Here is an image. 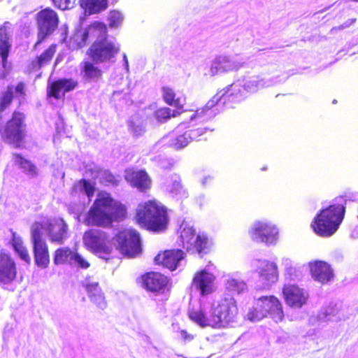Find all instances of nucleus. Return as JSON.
<instances>
[{
	"mask_svg": "<svg viewBox=\"0 0 358 358\" xmlns=\"http://www.w3.org/2000/svg\"><path fill=\"white\" fill-rule=\"evenodd\" d=\"M83 239L85 245L96 252L100 258L106 261L110 259L109 237L105 232L90 229L85 232Z\"/></svg>",
	"mask_w": 358,
	"mask_h": 358,
	"instance_id": "nucleus-10",
	"label": "nucleus"
},
{
	"mask_svg": "<svg viewBox=\"0 0 358 358\" xmlns=\"http://www.w3.org/2000/svg\"><path fill=\"white\" fill-rule=\"evenodd\" d=\"M226 288L231 292L241 293L247 288L246 283L243 280H239L234 278H229L225 282Z\"/></svg>",
	"mask_w": 358,
	"mask_h": 358,
	"instance_id": "nucleus-39",
	"label": "nucleus"
},
{
	"mask_svg": "<svg viewBox=\"0 0 358 358\" xmlns=\"http://www.w3.org/2000/svg\"><path fill=\"white\" fill-rule=\"evenodd\" d=\"M13 100V88L8 87L7 90L3 93L0 102V113L3 111L11 103Z\"/></svg>",
	"mask_w": 358,
	"mask_h": 358,
	"instance_id": "nucleus-42",
	"label": "nucleus"
},
{
	"mask_svg": "<svg viewBox=\"0 0 358 358\" xmlns=\"http://www.w3.org/2000/svg\"><path fill=\"white\" fill-rule=\"evenodd\" d=\"M180 237L183 245H187V249L190 250L196 237V230L192 227L185 226L181 231Z\"/></svg>",
	"mask_w": 358,
	"mask_h": 358,
	"instance_id": "nucleus-36",
	"label": "nucleus"
},
{
	"mask_svg": "<svg viewBox=\"0 0 358 358\" xmlns=\"http://www.w3.org/2000/svg\"><path fill=\"white\" fill-rule=\"evenodd\" d=\"M164 101L169 106H174L178 110H182L183 105L180 103V99L176 96L173 88L169 86H163L161 89Z\"/></svg>",
	"mask_w": 358,
	"mask_h": 358,
	"instance_id": "nucleus-28",
	"label": "nucleus"
},
{
	"mask_svg": "<svg viewBox=\"0 0 358 358\" xmlns=\"http://www.w3.org/2000/svg\"><path fill=\"white\" fill-rule=\"evenodd\" d=\"M230 85L225 88L222 89L216 93L203 107L198 108L195 113L190 117L191 120H195L196 123L207 122L212 120L216 113V109H214L218 103L222 101L225 104L229 102H235L238 101L237 93L231 92Z\"/></svg>",
	"mask_w": 358,
	"mask_h": 358,
	"instance_id": "nucleus-7",
	"label": "nucleus"
},
{
	"mask_svg": "<svg viewBox=\"0 0 358 358\" xmlns=\"http://www.w3.org/2000/svg\"><path fill=\"white\" fill-rule=\"evenodd\" d=\"M113 53H114L115 52H118V50H119V49H118V48H117V49H115V47H114V46H113Z\"/></svg>",
	"mask_w": 358,
	"mask_h": 358,
	"instance_id": "nucleus-52",
	"label": "nucleus"
},
{
	"mask_svg": "<svg viewBox=\"0 0 358 358\" xmlns=\"http://www.w3.org/2000/svg\"><path fill=\"white\" fill-rule=\"evenodd\" d=\"M309 267L312 278L322 284L330 282L334 277L332 268L326 262L320 260L310 262Z\"/></svg>",
	"mask_w": 358,
	"mask_h": 358,
	"instance_id": "nucleus-18",
	"label": "nucleus"
},
{
	"mask_svg": "<svg viewBox=\"0 0 358 358\" xmlns=\"http://www.w3.org/2000/svg\"><path fill=\"white\" fill-rule=\"evenodd\" d=\"M238 314L236 301L229 296L221 299L217 303H213L208 312H204L202 309H192L189 311L188 316L201 327L222 329L234 322Z\"/></svg>",
	"mask_w": 358,
	"mask_h": 358,
	"instance_id": "nucleus-1",
	"label": "nucleus"
},
{
	"mask_svg": "<svg viewBox=\"0 0 358 358\" xmlns=\"http://www.w3.org/2000/svg\"><path fill=\"white\" fill-rule=\"evenodd\" d=\"M122 57L123 64L127 69V67H128V61H127V56H126L125 54H122Z\"/></svg>",
	"mask_w": 358,
	"mask_h": 358,
	"instance_id": "nucleus-51",
	"label": "nucleus"
},
{
	"mask_svg": "<svg viewBox=\"0 0 358 358\" xmlns=\"http://www.w3.org/2000/svg\"><path fill=\"white\" fill-rule=\"evenodd\" d=\"M8 36L6 27L0 28V55L2 58L3 66L5 67L6 61L8 56Z\"/></svg>",
	"mask_w": 358,
	"mask_h": 358,
	"instance_id": "nucleus-34",
	"label": "nucleus"
},
{
	"mask_svg": "<svg viewBox=\"0 0 358 358\" xmlns=\"http://www.w3.org/2000/svg\"><path fill=\"white\" fill-rule=\"evenodd\" d=\"M134 221L142 229L153 233H163L169 224L168 210L156 199L141 203L136 209Z\"/></svg>",
	"mask_w": 358,
	"mask_h": 358,
	"instance_id": "nucleus-2",
	"label": "nucleus"
},
{
	"mask_svg": "<svg viewBox=\"0 0 358 358\" xmlns=\"http://www.w3.org/2000/svg\"><path fill=\"white\" fill-rule=\"evenodd\" d=\"M261 169H262V171H264V170H266V167H262Z\"/></svg>",
	"mask_w": 358,
	"mask_h": 358,
	"instance_id": "nucleus-54",
	"label": "nucleus"
},
{
	"mask_svg": "<svg viewBox=\"0 0 358 358\" xmlns=\"http://www.w3.org/2000/svg\"><path fill=\"white\" fill-rule=\"evenodd\" d=\"M278 229L271 222H256L250 231L251 238L267 245L274 244L278 238Z\"/></svg>",
	"mask_w": 358,
	"mask_h": 358,
	"instance_id": "nucleus-15",
	"label": "nucleus"
},
{
	"mask_svg": "<svg viewBox=\"0 0 358 358\" xmlns=\"http://www.w3.org/2000/svg\"><path fill=\"white\" fill-rule=\"evenodd\" d=\"M210 245L211 243L206 234H199L190 249H194L202 257L210 252Z\"/></svg>",
	"mask_w": 358,
	"mask_h": 358,
	"instance_id": "nucleus-27",
	"label": "nucleus"
},
{
	"mask_svg": "<svg viewBox=\"0 0 358 358\" xmlns=\"http://www.w3.org/2000/svg\"><path fill=\"white\" fill-rule=\"evenodd\" d=\"M24 116L20 113H14L1 131L2 137L9 143L20 146L25 136Z\"/></svg>",
	"mask_w": 358,
	"mask_h": 358,
	"instance_id": "nucleus-11",
	"label": "nucleus"
},
{
	"mask_svg": "<svg viewBox=\"0 0 358 358\" xmlns=\"http://www.w3.org/2000/svg\"><path fill=\"white\" fill-rule=\"evenodd\" d=\"M185 257L184 252L180 249L166 250L159 252L155 257V262L171 271H174L180 260Z\"/></svg>",
	"mask_w": 358,
	"mask_h": 358,
	"instance_id": "nucleus-20",
	"label": "nucleus"
},
{
	"mask_svg": "<svg viewBox=\"0 0 358 358\" xmlns=\"http://www.w3.org/2000/svg\"><path fill=\"white\" fill-rule=\"evenodd\" d=\"M180 110H171L169 107H162L157 109L154 112L155 118L160 122H164L169 120L171 117H175L179 115L181 112Z\"/></svg>",
	"mask_w": 358,
	"mask_h": 358,
	"instance_id": "nucleus-32",
	"label": "nucleus"
},
{
	"mask_svg": "<svg viewBox=\"0 0 358 358\" xmlns=\"http://www.w3.org/2000/svg\"><path fill=\"white\" fill-rule=\"evenodd\" d=\"M80 6L89 15L95 14L106 8L107 0H80Z\"/></svg>",
	"mask_w": 358,
	"mask_h": 358,
	"instance_id": "nucleus-29",
	"label": "nucleus"
},
{
	"mask_svg": "<svg viewBox=\"0 0 358 358\" xmlns=\"http://www.w3.org/2000/svg\"><path fill=\"white\" fill-rule=\"evenodd\" d=\"M215 276L206 269L196 271L193 277L192 286L199 292L201 296H206L214 292Z\"/></svg>",
	"mask_w": 358,
	"mask_h": 358,
	"instance_id": "nucleus-17",
	"label": "nucleus"
},
{
	"mask_svg": "<svg viewBox=\"0 0 358 358\" xmlns=\"http://www.w3.org/2000/svg\"><path fill=\"white\" fill-rule=\"evenodd\" d=\"M355 21H356V19L350 20L345 22V23H343V24H341L340 26L333 27L331 29V31L332 32V31H337V30H341V29H343L348 28L352 23H354Z\"/></svg>",
	"mask_w": 358,
	"mask_h": 358,
	"instance_id": "nucleus-49",
	"label": "nucleus"
},
{
	"mask_svg": "<svg viewBox=\"0 0 358 358\" xmlns=\"http://www.w3.org/2000/svg\"><path fill=\"white\" fill-rule=\"evenodd\" d=\"M13 248L15 252L19 255L21 259L27 263H29L31 257L27 248L24 245L22 239L16 232H12L11 240Z\"/></svg>",
	"mask_w": 358,
	"mask_h": 358,
	"instance_id": "nucleus-26",
	"label": "nucleus"
},
{
	"mask_svg": "<svg viewBox=\"0 0 358 358\" xmlns=\"http://www.w3.org/2000/svg\"><path fill=\"white\" fill-rule=\"evenodd\" d=\"M256 272L259 279L266 285H271L278 280V271L275 263L268 260H258Z\"/></svg>",
	"mask_w": 358,
	"mask_h": 358,
	"instance_id": "nucleus-19",
	"label": "nucleus"
},
{
	"mask_svg": "<svg viewBox=\"0 0 358 358\" xmlns=\"http://www.w3.org/2000/svg\"><path fill=\"white\" fill-rule=\"evenodd\" d=\"M178 334L184 342H190L194 338V336L185 329L179 330Z\"/></svg>",
	"mask_w": 358,
	"mask_h": 358,
	"instance_id": "nucleus-48",
	"label": "nucleus"
},
{
	"mask_svg": "<svg viewBox=\"0 0 358 358\" xmlns=\"http://www.w3.org/2000/svg\"><path fill=\"white\" fill-rule=\"evenodd\" d=\"M77 83L72 79H60L51 85L49 95L55 99H60L64 96L65 92L73 90Z\"/></svg>",
	"mask_w": 358,
	"mask_h": 358,
	"instance_id": "nucleus-25",
	"label": "nucleus"
},
{
	"mask_svg": "<svg viewBox=\"0 0 358 358\" xmlns=\"http://www.w3.org/2000/svg\"><path fill=\"white\" fill-rule=\"evenodd\" d=\"M113 184H116V182L113 180Z\"/></svg>",
	"mask_w": 358,
	"mask_h": 358,
	"instance_id": "nucleus-55",
	"label": "nucleus"
},
{
	"mask_svg": "<svg viewBox=\"0 0 358 358\" xmlns=\"http://www.w3.org/2000/svg\"><path fill=\"white\" fill-rule=\"evenodd\" d=\"M123 19L124 17L120 12L113 10V28L120 26Z\"/></svg>",
	"mask_w": 358,
	"mask_h": 358,
	"instance_id": "nucleus-47",
	"label": "nucleus"
},
{
	"mask_svg": "<svg viewBox=\"0 0 358 358\" xmlns=\"http://www.w3.org/2000/svg\"><path fill=\"white\" fill-rule=\"evenodd\" d=\"M286 304L293 308H301L308 299V293L295 284H285L282 289Z\"/></svg>",
	"mask_w": 358,
	"mask_h": 358,
	"instance_id": "nucleus-16",
	"label": "nucleus"
},
{
	"mask_svg": "<svg viewBox=\"0 0 358 358\" xmlns=\"http://www.w3.org/2000/svg\"><path fill=\"white\" fill-rule=\"evenodd\" d=\"M59 18L57 14L52 9L45 8L37 14L38 27V41L36 45L51 34L57 27Z\"/></svg>",
	"mask_w": 358,
	"mask_h": 358,
	"instance_id": "nucleus-14",
	"label": "nucleus"
},
{
	"mask_svg": "<svg viewBox=\"0 0 358 358\" xmlns=\"http://www.w3.org/2000/svg\"><path fill=\"white\" fill-rule=\"evenodd\" d=\"M16 276V268L14 261L8 254L0 250V281L10 282Z\"/></svg>",
	"mask_w": 358,
	"mask_h": 358,
	"instance_id": "nucleus-24",
	"label": "nucleus"
},
{
	"mask_svg": "<svg viewBox=\"0 0 358 358\" xmlns=\"http://www.w3.org/2000/svg\"><path fill=\"white\" fill-rule=\"evenodd\" d=\"M75 252L69 248L63 247L58 248L55 252L54 263L56 265L69 264H73V259Z\"/></svg>",
	"mask_w": 358,
	"mask_h": 358,
	"instance_id": "nucleus-30",
	"label": "nucleus"
},
{
	"mask_svg": "<svg viewBox=\"0 0 358 358\" xmlns=\"http://www.w3.org/2000/svg\"><path fill=\"white\" fill-rule=\"evenodd\" d=\"M55 46L52 45L41 54L37 59L33 62L32 64L34 67L41 68L47 64L52 58L55 52Z\"/></svg>",
	"mask_w": 358,
	"mask_h": 358,
	"instance_id": "nucleus-37",
	"label": "nucleus"
},
{
	"mask_svg": "<svg viewBox=\"0 0 358 358\" xmlns=\"http://www.w3.org/2000/svg\"><path fill=\"white\" fill-rule=\"evenodd\" d=\"M54 4L62 10L70 9L74 6L76 0H52Z\"/></svg>",
	"mask_w": 358,
	"mask_h": 358,
	"instance_id": "nucleus-46",
	"label": "nucleus"
},
{
	"mask_svg": "<svg viewBox=\"0 0 358 358\" xmlns=\"http://www.w3.org/2000/svg\"><path fill=\"white\" fill-rule=\"evenodd\" d=\"M212 129H210L207 127H198V128H192L190 129L187 130V134H189V138L191 139L192 141H201L202 139V136L205 133H206L208 131H211Z\"/></svg>",
	"mask_w": 358,
	"mask_h": 358,
	"instance_id": "nucleus-41",
	"label": "nucleus"
},
{
	"mask_svg": "<svg viewBox=\"0 0 358 358\" xmlns=\"http://www.w3.org/2000/svg\"><path fill=\"white\" fill-rule=\"evenodd\" d=\"M126 180L141 192H146L151 187V180L144 170H128L125 173Z\"/></svg>",
	"mask_w": 358,
	"mask_h": 358,
	"instance_id": "nucleus-23",
	"label": "nucleus"
},
{
	"mask_svg": "<svg viewBox=\"0 0 358 358\" xmlns=\"http://www.w3.org/2000/svg\"><path fill=\"white\" fill-rule=\"evenodd\" d=\"M345 214V204H331L316 215L311 223V227L319 236L330 237L338 231Z\"/></svg>",
	"mask_w": 358,
	"mask_h": 358,
	"instance_id": "nucleus-3",
	"label": "nucleus"
},
{
	"mask_svg": "<svg viewBox=\"0 0 358 358\" xmlns=\"http://www.w3.org/2000/svg\"><path fill=\"white\" fill-rule=\"evenodd\" d=\"M284 316L282 303L273 295L259 297L248 313V319L251 321H259L269 317L278 322L282 321Z\"/></svg>",
	"mask_w": 358,
	"mask_h": 358,
	"instance_id": "nucleus-4",
	"label": "nucleus"
},
{
	"mask_svg": "<svg viewBox=\"0 0 358 358\" xmlns=\"http://www.w3.org/2000/svg\"><path fill=\"white\" fill-rule=\"evenodd\" d=\"M15 93L20 96L24 95V84L20 83L15 87Z\"/></svg>",
	"mask_w": 358,
	"mask_h": 358,
	"instance_id": "nucleus-50",
	"label": "nucleus"
},
{
	"mask_svg": "<svg viewBox=\"0 0 358 358\" xmlns=\"http://www.w3.org/2000/svg\"><path fill=\"white\" fill-rule=\"evenodd\" d=\"M85 287L89 297L102 293L97 282L86 280Z\"/></svg>",
	"mask_w": 358,
	"mask_h": 358,
	"instance_id": "nucleus-43",
	"label": "nucleus"
},
{
	"mask_svg": "<svg viewBox=\"0 0 358 358\" xmlns=\"http://www.w3.org/2000/svg\"><path fill=\"white\" fill-rule=\"evenodd\" d=\"M85 222L87 225L108 227L112 224V198L108 193L100 192L90 208Z\"/></svg>",
	"mask_w": 358,
	"mask_h": 358,
	"instance_id": "nucleus-6",
	"label": "nucleus"
},
{
	"mask_svg": "<svg viewBox=\"0 0 358 358\" xmlns=\"http://www.w3.org/2000/svg\"><path fill=\"white\" fill-rule=\"evenodd\" d=\"M108 38L107 26L98 21L91 23L84 31H78L73 36L79 48L85 45L87 41L99 42Z\"/></svg>",
	"mask_w": 358,
	"mask_h": 358,
	"instance_id": "nucleus-12",
	"label": "nucleus"
},
{
	"mask_svg": "<svg viewBox=\"0 0 358 358\" xmlns=\"http://www.w3.org/2000/svg\"><path fill=\"white\" fill-rule=\"evenodd\" d=\"M136 282L145 290L154 294H164L171 288L170 279L159 271H148L141 274Z\"/></svg>",
	"mask_w": 358,
	"mask_h": 358,
	"instance_id": "nucleus-9",
	"label": "nucleus"
},
{
	"mask_svg": "<svg viewBox=\"0 0 358 358\" xmlns=\"http://www.w3.org/2000/svg\"><path fill=\"white\" fill-rule=\"evenodd\" d=\"M94 192V187L92 184L85 179L80 180L76 182L71 189L72 194H85L90 199Z\"/></svg>",
	"mask_w": 358,
	"mask_h": 358,
	"instance_id": "nucleus-31",
	"label": "nucleus"
},
{
	"mask_svg": "<svg viewBox=\"0 0 358 358\" xmlns=\"http://www.w3.org/2000/svg\"><path fill=\"white\" fill-rule=\"evenodd\" d=\"M64 176H65V173L64 172H62L61 173V177L62 178H64Z\"/></svg>",
	"mask_w": 358,
	"mask_h": 358,
	"instance_id": "nucleus-53",
	"label": "nucleus"
},
{
	"mask_svg": "<svg viewBox=\"0 0 358 358\" xmlns=\"http://www.w3.org/2000/svg\"><path fill=\"white\" fill-rule=\"evenodd\" d=\"M187 131H185L181 134H178L171 139V145L176 149H182L186 147L190 142L191 139L189 138Z\"/></svg>",
	"mask_w": 358,
	"mask_h": 358,
	"instance_id": "nucleus-40",
	"label": "nucleus"
},
{
	"mask_svg": "<svg viewBox=\"0 0 358 358\" xmlns=\"http://www.w3.org/2000/svg\"><path fill=\"white\" fill-rule=\"evenodd\" d=\"M243 66V64H236L225 55L216 57L211 62L208 69V75L214 76L220 73H225L233 70H238Z\"/></svg>",
	"mask_w": 358,
	"mask_h": 358,
	"instance_id": "nucleus-22",
	"label": "nucleus"
},
{
	"mask_svg": "<svg viewBox=\"0 0 358 358\" xmlns=\"http://www.w3.org/2000/svg\"><path fill=\"white\" fill-rule=\"evenodd\" d=\"M32 224H38L40 234L43 236L44 231L52 243L62 245L68 238L69 226L63 218H43Z\"/></svg>",
	"mask_w": 358,
	"mask_h": 358,
	"instance_id": "nucleus-8",
	"label": "nucleus"
},
{
	"mask_svg": "<svg viewBox=\"0 0 358 358\" xmlns=\"http://www.w3.org/2000/svg\"><path fill=\"white\" fill-rule=\"evenodd\" d=\"M83 71L84 78L88 79H98L101 75V70L88 61L83 62Z\"/></svg>",
	"mask_w": 358,
	"mask_h": 358,
	"instance_id": "nucleus-38",
	"label": "nucleus"
},
{
	"mask_svg": "<svg viewBox=\"0 0 358 358\" xmlns=\"http://www.w3.org/2000/svg\"><path fill=\"white\" fill-rule=\"evenodd\" d=\"M13 160L15 164L18 165L27 174L35 176L37 175V169L31 162L22 157L20 155L14 154Z\"/></svg>",
	"mask_w": 358,
	"mask_h": 358,
	"instance_id": "nucleus-33",
	"label": "nucleus"
},
{
	"mask_svg": "<svg viewBox=\"0 0 358 358\" xmlns=\"http://www.w3.org/2000/svg\"><path fill=\"white\" fill-rule=\"evenodd\" d=\"M113 246L124 257L140 256L143 252L140 233L134 229H123L113 236Z\"/></svg>",
	"mask_w": 358,
	"mask_h": 358,
	"instance_id": "nucleus-5",
	"label": "nucleus"
},
{
	"mask_svg": "<svg viewBox=\"0 0 358 358\" xmlns=\"http://www.w3.org/2000/svg\"><path fill=\"white\" fill-rule=\"evenodd\" d=\"M128 216V209L125 203L113 200V222H121Z\"/></svg>",
	"mask_w": 358,
	"mask_h": 358,
	"instance_id": "nucleus-35",
	"label": "nucleus"
},
{
	"mask_svg": "<svg viewBox=\"0 0 358 358\" xmlns=\"http://www.w3.org/2000/svg\"><path fill=\"white\" fill-rule=\"evenodd\" d=\"M73 264H77L79 267L84 269L89 268L90 266V262L82 255L78 253L74 254Z\"/></svg>",
	"mask_w": 358,
	"mask_h": 358,
	"instance_id": "nucleus-44",
	"label": "nucleus"
},
{
	"mask_svg": "<svg viewBox=\"0 0 358 358\" xmlns=\"http://www.w3.org/2000/svg\"><path fill=\"white\" fill-rule=\"evenodd\" d=\"M38 224L31 226V243L36 264L41 268H47L50 263L48 245L45 240L40 234Z\"/></svg>",
	"mask_w": 358,
	"mask_h": 358,
	"instance_id": "nucleus-13",
	"label": "nucleus"
},
{
	"mask_svg": "<svg viewBox=\"0 0 358 358\" xmlns=\"http://www.w3.org/2000/svg\"><path fill=\"white\" fill-rule=\"evenodd\" d=\"M88 55L96 62L109 59L112 56V42L110 38L103 41L93 42L87 51Z\"/></svg>",
	"mask_w": 358,
	"mask_h": 358,
	"instance_id": "nucleus-21",
	"label": "nucleus"
},
{
	"mask_svg": "<svg viewBox=\"0 0 358 358\" xmlns=\"http://www.w3.org/2000/svg\"><path fill=\"white\" fill-rule=\"evenodd\" d=\"M90 299L91 301L95 303L99 308L102 310L106 308L107 304L105 301V297L103 296V292L96 294L94 296H90Z\"/></svg>",
	"mask_w": 358,
	"mask_h": 358,
	"instance_id": "nucleus-45",
	"label": "nucleus"
}]
</instances>
